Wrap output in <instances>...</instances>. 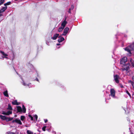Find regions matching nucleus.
<instances>
[{
	"instance_id": "obj_12",
	"label": "nucleus",
	"mask_w": 134,
	"mask_h": 134,
	"mask_svg": "<svg viewBox=\"0 0 134 134\" xmlns=\"http://www.w3.org/2000/svg\"><path fill=\"white\" fill-rule=\"evenodd\" d=\"M3 94L4 95L7 97H9V95L8 93V91L7 90H6V91H4L3 92Z\"/></svg>"
},
{
	"instance_id": "obj_33",
	"label": "nucleus",
	"mask_w": 134,
	"mask_h": 134,
	"mask_svg": "<svg viewBox=\"0 0 134 134\" xmlns=\"http://www.w3.org/2000/svg\"><path fill=\"white\" fill-rule=\"evenodd\" d=\"M44 122L46 123H47L48 121V120L47 119H44Z\"/></svg>"
},
{
	"instance_id": "obj_10",
	"label": "nucleus",
	"mask_w": 134,
	"mask_h": 134,
	"mask_svg": "<svg viewBox=\"0 0 134 134\" xmlns=\"http://www.w3.org/2000/svg\"><path fill=\"white\" fill-rule=\"evenodd\" d=\"M12 103L14 105H18L19 104L17 102V100H15L14 101L12 102Z\"/></svg>"
},
{
	"instance_id": "obj_47",
	"label": "nucleus",
	"mask_w": 134,
	"mask_h": 134,
	"mask_svg": "<svg viewBox=\"0 0 134 134\" xmlns=\"http://www.w3.org/2000/svg\"><path fill=\"white\" fill-rule=\"evenodd\" d=\"M130 134H133V133H131Z\"/></svg>"
},
{
	"instance_id": "obj_39",
	"label": "nucleus",
	"mask_w": 134,
	"mask_h": 134,
	"mask_svg": "<svg viewBox=\"0 0 134 134\" xmlns=\"http://www.w3.org/2000/svg\"><path fill=\"white\" fill-rule=\"evenodd\" d=\"M120 86L121 87V88H123L124 87L122 85H120Z\"/></svg>"
},
{
	"instance_id": "obj_4",
	"label": "nucleus",
	"mask_w": 134,
	"mask_h": 134,
	"mask_svg": "<svg viewBox=\"0 0 134 134\" xmlns=\"http://www.w3.org/2000/svg\"><path fill=\"white\" fill-rule=\"evenodd\" d=\"M66 17L65 16V18L64 20V21L61 24V26L63 27V28H64L65 26V25L67 23V22L66 21Z\"/></svg>"
},
{
	"instance_id": "obj_9",
	"label": "nucleus",
	"mask_w": 134,
	"mask_h": 134,
	"mask_svg": "<svg viewBox=\"0 0 134 134\" xmlns=\"http://www.w3.org/2000/svg\"><path fill=\"white\" fill-rule=\"evenodd\" d=\"M64 38L63 37H61L58 40V41L59 43H60L64 41Z\"/></svg>"
},
{
	"instance_id": "obj_7",
	"label": "nucleus",
	"mask_w": 134,
	"mask_h": 134,
	"mask_svg": "<svg viewBox=\"0 0 134 134\" xmlns=\"http://www.w3.org/2000/svg\"><path fill=\"white\" fill-rule=\"evenodd\" d=\"M17 112L16 113L18 112H20L22 111V110L21 107L20 106H18L16 107Z\"/></svg>"
},
{
	"instance_id": "obj_41",
	"label": "nucleus",
	"mask_w": 134,
	"mask_h": 134,
	"mask_svg": "<svg viewBox=\"0 0 134 134\" xmlns=\"http://www.w3.org/2000/svg\"><path fill=\"white\" fill-rule=\"evenodd\" d=\"M132 79L134 81V75L132 76Z\"/></svg>"
},
{
	"instance_id": "obj_53",
	"label": "nucleus",
	"mask_w": 134,
	"mask_h": 134,
	"mask_svg": "<svg viewBox=\"0 0 134 134\" xmlns=\"http://www.w3.org/2000/svg\"><path fill=\"white\" fill-rule=\"evenodd\" d=\"M34 134H36V133H35Z\"/></svg>"
},
{
	"instance_id": "obj_18",
	"label": "nucleus",
	"mask_w": 134,
	"mask_h": 134,
	"mask_svg": "<svg viewBox=\"0 0 134 134\" xmlns=\"http://www.w3.org/2000/svg\"><path fill=\"white\" fill-rule=\"evenodd\" d=\"M64 28H63V27L61 26V27H59L58 29V32H60L64 29Z\"/></svg>"
},
{
	"instance_id": "obj_45",
	"label": "nucleus",
	"mask_w": 134,
	"mask_h": 134,
	"mask_svg": "<svg viewBox=\"0 0 134 134\" xmlns=\"http://www.w3.org/2000/svg\"><path fill=\"white\" fill-rule=\"evenodd\" d=\"M74 8V7L73 6H72L71 8Z\"/></svg>"
},
{
	"instance_id": "obj_48",
	"label": "nucleus",
	"mask_w": 134,
	"mask_h": 134,
	"mask_svg": "<svg viewBox=\"0 0 134 134\" xmlns=\"http://www.w3.org/2000/svg\"><path fill=\"white\" fill-rule=\"evenodd\" d=\"M5 8H7V7H5Z\"/></svg>"
},
{
	"instance_id": "obj_17",
	"label": "nucleus",
	"mask_w": 134,
	"mask_h": 134,
	"mask_svg": "<svg viewBox=\"0 0 134 134\" xmlns=\"http://www.w3.org/2000/svg\"><path fill=\"white\" fill-rule=\"evenodd\" d=\"M22 108L23 112L24 113H25L26 112V109L24 105H22Z\"/></svg>"
},
{
	"instance_id": "obj_24",
	"label": "nucleus",
	"mask_w": 134,
	"mask_h": 134,
	"mask_svg": "<svg viewBox=\"0 0 134 134\" xmlns=\"http://www.w3.org/2000/svg\"><path fill=\"white\" fill-rule=\"evenodd\" d=\"M126 92L130 97H131V96L130 93L129 92V91L127 90H126Z\"/></svg>"
},
{
	"instance_id": "obj_14",
	"label": "nucleus",
	"mask_w": 134,
	"mask_h": 134,
	"mask_svg": "<svg viewBox=\"0 0 134 134\" xmlns=\"http://www.w3.org/2000/svg\"><path fill=\"white\" fill-rule=\"evenodd\" d=\"M125 50L127 51L128 52H129L130 54H131V50L130 49L129 47H126L125 49Z\"/></svg>"
},
{
	"instance_id": "obj_29",
	"label": "nucleus",
	"mask_w": 134,
	"mask_h": 134,
	"mask_svg": "<svg viewBox=\"0 0 134 134\" xmlns=\"http://www.w3.org/2000/svg\"><path fill=\"white\" fill-rule=\"evenodd\" d=\"M4 1V0H0V2H1L0 3V5L2 4Z\"/></svg>"
},
{
	"instance_id": "obj_25",
	"label": "nucleus",
	"mask_w": 134,
	"mask_h": 134,
	"mask_svg": "<svg viewBox=\"0 0 134 134\" xmlns=\"http://www.w3.org/2000/svg\"><path fill=\"white\" fill-rule=\"evenodd\" d=\"M7 134H16L14 132H7Z\"/></svg>"
},
{
	"instance_id": "obj_34",
	"label": "nucleus",
	"mask_w": 134,
	"mask_h": 134,
	"mask_svg": "<svg viewBox=\"0 0 134 134\" xmlns=\"http://www.w3.org/2000/svg\"><path fill=\"white\" fill-rule=\"evenodd\" d=\"M130 81H131V83L132 85H133V81H131V80H130Z\"/></svg>"
},
{
	"instance_id": "obj_42",
	"label": "nucleus",
	"mask_w": 134,
	"mask_h": 134,
	"mask_svg": "<svg viewBox=\"0 0 134 134\" xmlns=\"http://www.w3.org/2000/svg\"><path fill=\"white\" fill-rule=\"evenodd\" d=\"M133 46V47H134V44H133V45H131L130 46V47H132V46Z\"/></svg>"
},
{
	"instance_id": "obj_20",
	"label": "nucleus",
	"mask_w": 134,
	"mask_h": 134,
	"mask_svg": "<svg viewBox=\"0 0 134 134\" xmlns=\"http://www.w3.org/2000/svg\"><path fill=\"white\" fill-rule=\"evenodd\" d=\"M1 53L4 56H8V55L7 54L5 53L4 52L1 51Z\"/></svg>"
},
{
	"instance_id": "obj_35",
	"label": "nucleus",
	"mask_w": 134,
	"mask_h": 134,
	"mask_svg": "<svg viewBox=\"0 0 134 134\" xmlns=\"http://www.w3.org/2000/svg\"><path fill=\"white\" fill-rule=\"evenodd\" d=\"M16 119L15 120H13V121H12V123H14V122H16Z\"/></svg>"
},
{
	"instance_id": "obj_8",
	"label": "nucleus",
	"mask_w": 134,
	"mask_h": 134,
	"mask_svg": "<svg viewBox=\"0 0 134 134\" xmlns=\"http://www.w3.org/2000/svg\"><path fill=\"white\" fill-rule=\"evenodd\" d=\"M59 35V34H56L54 35L53 37H52L51 38L53 40H55L58 37Z\"/></svg>"
},
{
	"instance_id": "obj_44",
	"label": "nucleus",
	"mask_w": 134,
	"mask_h": 134,
	"mask_svg": "<svg viewBox=\"0 0 134 134\" xmlns=\"http://www.w3.org/2000/svg\"><path fill=\"white\" fill-rule=\"evenodd\" d=\"M36 80L37 81H38V82L39 81V80H38V79L37 78H36Z\"/></svg>"
},
{
	"instance_id": "obj_50",
	"label": "nucleus",
	"mask_w": 134,
	"mask_h": 134,
	"mask_svg": "<svg viewBox=\"0 0 134 134\" xmlns=\"http://www.w3.org/2000/svg\"><path fill=\"white\" fill-rule=\"evenodd\" d=\"M4 57L7 58L6 57Z\"/></svg>"
},
{
	"instance_id": "obj_52",
	"label": "nucleus",
	"mask_w": 134,
	"mask_h": 134,
	"mask_svg": "<svg viewBox=\"0 0 134 134\" xmlns=\"http://www.w3.org/2000/svg\"><path fill=\"white\" fill-rule=\"evenodd\" d=\"M134 95V94H132V95Z\"/></svg>"
},
{
	"instance_id": "obj_5",
	"label": "nucleus",
	"mask_w": 134,
	"mask_h": 134,
	"mask_svg": "<svg viewBox=\"0 0 134 134\" xmlns=\"http://www.w3.org/2000/svg\"><path fill=\"white\" fill-rule=\"evenodd\" d=\"M69 30V28L68 27H66L64 29L63 33L62 35L65 36L68 33V31Z\"/></svg>"
},
{
	"instance_id": "obj_16",
	"label": "nucleus",
	"mask_w": 134,
	"mask_h": 134,
	"mask_svg": "<svg viewBox=\"0 0 134 134\" xmlns=\"http://www.w3.org/2000/svg\"><path fill=\"white\" fill-rule=\"evenodd\" d=\"M16 122L18 123L20 125H21L22 124V123L21 121L19 119H16Z\"/></svg>"
},
{
	"instance_id": "obj_11",
	"label": "nucleus",
	"mask_w": 134,
	"mask_h": 134,
	"mask_svg": "<svg viewBox=\"0 0 134 134\" xmlns=\"http://www.w3.org/2000/svg\"><path fill=\"white\" fill-rule=\"evenodd\" d=\"M130 62L131 64L132 67V68L134 67V62L132 59H130Z\"/></svg>"
},
{
	"instance_id": "obj_27",
	"label": "nucleus",
	"mask_w": 134,
	"mask_h": 134,
	"mask_svg": "<svg viewBox=\"0 0 134 134\" xmlns=\"http://www.w3.org/2000/svg\"><path fill=\"white\" fill-rule=\"evenodd\" d=\"M6 9H1L0 11V12L1 13L4 12L6 10Z\"/></svg>"
},
{
	"instance_id": "obj_30",
	"label": "nucleus",
	"mask_w": 134,
	"mask_h": 134,
	"mask_svg": "<svg viewBox=\"0 0 134 134\" xmlns=\"http://www.w3.org/2000/svg\"><path fill=\"white\" fill-rule=\"evenodd\" d=\"M8 114H9V115L12 113V111H7Z\"/></svg>"
},
{
	"instance_id": "obj_37",
	"label": "nucleus",
	"mask_w": 134,
	"mask_h": 134,
	"mask_svg": "<svg viewBox=\"0 0 134 134\" xmlns=\"http://www.w3.org/2000/svg\"><path fill=\"white\" fill-rule=\"evenodd\" d=\"M9 115V114H8V112H5V115Z\"/></svg>"
},
{
	"instance_id": "obj_51",
	"label": "nucleus",
	"mask_w": 134,
	"mask_h": 134,
	"mask_svg": "<svg viewBox=\"0 0 134 134\" xmlns=\"http://www.w3.org/2000/svg\"><path fill=\"white\" fill-rule=\"evenodd\" d=\"M129 82H131V81H129Z\"/></svg>"
},
{
	"instance_id": "obj_21",
	"label": "nucleus",
	"mask_w": 134,
	"mask_h": 134,
	"mask_svg": "<svg viewBox=\"0 0 134 134\" xmlns=\"http://www.w3.org/2000/svg\"><path fill=\"white\" fill-rule=\"evenodd\" d=\"M27 134H33V132H31L30 131L27 130Z\"/></svg>"
},
{
	"instance_id": "obj_31",
	"label": "nucleus",
	"mask_w": 134,
	"mask_h": 134,
	"mask_svg": "<svg viewBox=\"0 0 134 134\" xmlns=\"http://www.w3.org/2000/svg\"><path fill=\"white\" fill-rule=\"evenodd\" d=\"M34 117L35 118V119H36V120H37V118H38V116H37V115H34Z\"/></svg>"
},
{
	"instance_id": "obj_26",
	"label": "nucleus",
	"mask_w": 134,
	"mask_h": 134,
	"mask_svg": "<svg viewBox=\"0 0 134 134\" xmlns=\"http://www.w3.org/2000/svg\"><path fill=\"white\" fill-rule=\"evenodd\" d=\"M11 2H8L6 3H5L4 4L5 6H6L7 5H9L10 4Z\"/></svg>"
},
{
	"instance_id": "obj_19",
	"label": "nucleus",
	"mask_w": 134,
	"mask_h": 134,
	"mask_svg": "<svg viewBox=\"0 0 134 134\" xmlns=\"http://www.w3.org/2000/svg\"><path fill=\"white\" fill-rule=\"evenodd\" d=\"M7 109L10 110H12V108L10 104H9L8 105V107Z\"/></svg>"
},
{
	"instance_id": "obj_1",
	"label": "nucleus",
	"mask_w": 134,
	"mask_h": 134,
	"mask_svg": "<svg viewBox=\"0 0 134 134\" xmlns=\"http://www.w3.org/2000/svg\"><path fill=\"white\" fill-rule=\"evenodd\" d=\"M127 61V58L126 57H124L122 58L120 60V63L124 65L125 64L126 62Z\"/></svg>"
},
{
	"instance_id": "obj_36",
	"label": "nucleus",
	"mask_w": 134,
	"mask_h": 134,
	"mask_svg": "<svg viewBox=\"0 0 134 134\" xmlns=\"http://www.w3.org/2000/svg\"><path fill=\"white\" fill-rule=\"evenodd\" d=\"M2 114L3 115H5V112L3 111L2 113Z\"/></svg>"
},
{
	"instance_id": "obj_40",
	"label": "nucleus",
	"mask_w": 134,
	"mask_h": 134,
	"mask_svg": "<svg viewBox=\"0 0 134 134\" xmlns=\"http://www.w3.org/2000/svg\"><path fill=\"white\" fill-rule=\"evenodd\" d=\"M2 14L0 12V17L2 16Z\"/></svg>"
},
{
	"instance_id": "obj_38",
	"label": "nucleus",
	"mask_w": 134,
	"mask_h": 134,
	"mask_svg": "<svg viewBox=\"0 0 134 134\" xmlns=\"http://www.w3.org/2000/svg\"><path fill=\"white\" fill-rule=\"evenodd\" d=\"M23 85H24V86H26V84L25 83V82H23Z\"/></svg>"
},
{
	"instance_id": "obj_6",
	"label": "nucleus",
	"mask_w": 134,
	"mask_h": 134,
	"mask_svg": "<svg viewBox=\"0 0 134 134\" xmlns=\"http://www.w3.org/2000/svg\"><path fill=\"white\" fill-rule=\"evenodd\" d=\"M130 65V64L129 63L126 64L125 67L124 68V69L126 71H127L129 69V66Z\"/></svg>"
},
{
	"instance_id": "obj_15",
	"label": "nucleus",
	"mask_w": 134,
	"mask_h": 134,
	"mask_svg": "<svg viewBox=\"0 0 134 134\" xmlns=\"http://www.w3.org/2000/svg\"><path fill=\"white\" fill-rule=\"evenodd\" d=\"M0 118L2 119L3 120H5L6 117L5 116H3L1 115H0Z\"/></svg>"
},
{
	"instance_id": "obj_2",
	"label": "nucleus",
	"mask_w": 134,
	"mask_h": 134,
	"mask_svg": "<svg viewBox=\"0 0 134 134\" xmlns=\"http://www.w3.org/2000/svg\"><path fill=\"white\" fill-rule=\"evenodd\" d=\"M110 96L113 97H115V91L114 88H111L110 90Z\"/></svg>"
},
{
	"instance_id": "obj_32",
	"label": "nucleus",
	"mask_w": 134,
	"mask_h": 134,
	"mask_svg": "<svg viewBox=\"0 0 134 134\" xmlns=\"http://www.w3.org/2000/svg\"><path fill=\"white\" fill-rule=\"evenodd\" d=\"M71 9H69L68 12L69 13H71Z\"/></svg>"
},
{
	"instance_id": "obj_3",
	"label": "nucleus",
	"mask_w": 134,
	"mask_h": 134,
	"mask_svg": "<svg viewBox=\"0 0 134 134\" xmlns=\"http://www.w3.org/2000/svg\"><path fill=\"white\" fill-rule=\"evenodd\" d=\"M114 80L117 83H119V80L118 79L119 78V76L117 75H114Z\"/></svg>"
},
{
	"instance_id": "obj_23",
	"label": "nucleus",
	"mask_w": 134,
	"mask_h": 134,
	"mask_svg": "<svg viewBox=\"0 0 134 134\" xmlns=\"http://www.w3.org/2000/svg\"><path fill=\"white\" fill-rule=\"evenodd\" d=\"M25 118V117L24 116H21L20 119L22 121H23Z\"/></svg>"
},
{
	"instance_id": "obj_49",
	"label": "nucleus",
	"mask_w": 134,
	"mask_h": 134,
	"mask_svg": "<svg viewBox=\"0 0 134 134\" xmlns=\"http://www.w3.org/2000/svg\"><path fill=\"white\" fill-rule=\"evenodd\" d=\"M2 8L4 9V7H3Z\"/></svg>"
},
{
	"instance_id": "obj_46",
	"label": "nucleus",
	"mask_w": 134,
	"mask_h": 134,
	"mask_svg": "<svg viewBox=\"0 0 134 134\" xmlns=\"http://www.w3.org/2000/svg\"><path fill=\"white\" fill-rule=\"evenodd\" d=\"M60 37H61V36H59L58 37V38H60Z\"/></svg>"
},
{
	"instance_id": "obj_13",
	"label": "nucleus",
	"mask_w": 134,
	"mask_h": 134,
	"mask_svg": "<svg viewBox=\"0 0 134 134\" xmlns=\"http://www.w3.org/2000/svg\"><path fill=\"white\" fill-rule=\"evenodd\" d=\"M13 119V118H8L6 117V119L5 120L7 121L8 122L9 121H11Z\"/></svg>"
},
{
	"instance_id": "obj_43",
	"label": "nucleus",
	"mask_w": 134,
	"mask_h": 134,
	"mask_svg": "<svg viewBox=\"0 0 134 134\" xmlns=\"http://www.w3.org/2000/svg\"><path fill=\"white\" fill-rule=\"evenodd\" d=\"M60 43H57V45L58 46H59V45H60Z\"/></svg>"
},
{
	"instance_id": "obj_22",
	"label": "nucleus",
	"mask_w": 134,
	"mask_h": 134,
	"mask_svg": "<svg viewBox=\"0 0 134 134\" xmlns=\"http://www.w3.org/2000/svg\"><path fill=\"white\" fill-rule=\"evenodd\" d=\"M28 116L30 118L31 120L32 121L33 120V118L31 115L29 114L28 115Z\"/></svg>"
},
{
	"instance_id": "obj_28",
	"label": "nucleus",
	"mask_w": 134,
	"mask_h": 134,
	"mask_svg": "<svg viewBox=\"0 0 134 134\" xmlns=\"http://www.w3.org/2000/svg\"><path fill=\"white\" fill-rule=\"evenodd\" d=\"M46 126H43L42 128V130L43 131H46Z\"/></svg>"
}]
</instances>
